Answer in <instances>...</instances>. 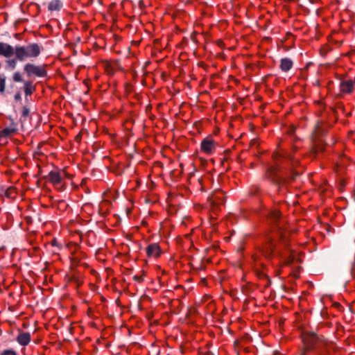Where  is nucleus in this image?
Segmentation results:
<instances>
[{"mask_svg":"<svg viewBox=\"0 0 355 355\" xmlns=\"http://www.w3.org/2000/svg\"><path fill=\"white\" fill-rule=\"evenodd\" d=\"M44 48L37 43H30L28 45H16V51L14 53L13 58H8L5 61V69L13 70L16 68L17 62H24L28 58H37Z\"/></svg>","mask_w":355,"mask_h":355,"instance_id":"1","label":"nucleus"},{"mask_svg":"<svg viewBox=\"0 0 355 355\" xmlns=\"http://www.w3.org/2000/svg\"><path fill=\"white\" fill-rule=\"evenodd\" d=\"M302 346L296 355H307L322 342L320 338L313 332L304 331L302 334Z\"/></svg>","mask_w":355,"mask_h":355,"instance_id":"2","label":"nucleus"},{"mask_svg":"<svg viewBox=\"0 0 355 355\" xmlns=\"http://www.w3.org/2000/svg\"><path fill=\"white\" fill-rule=\"evenodd\" d=\"M284 235L282 236V241L281 243L284 245L286 248L284 252H281L279 254V266L277 269V275H281L283 272V268L285 266H290L294 261L296 259L299 261V259H296L295 257V254L292 249L288 248V245L287 243V241L284 239Z\"/></svg>","mask_w":355,"mask_h":355,"instance_id":"3","label":"nucleus"},{"mask_svg":"<svg viewBox=\"0 0 355 355\" xmlns=\"http://www.w3.org/2000/svg\"><path fill=\"white\" fill-rule=\"evenodd\" d=\"M46 64L36 65L33 63L27 62L23 67V70L27 77L33 76L44 78L47 76Z\"/></svg>","mask_w":355,"mask_h":355,"instance_id":"4","label":"nucleus"},{"mask_svg":"<svg viewBox=\"0 0 355 355\" xmlns=\"http://www.w3.org/2000/svg\"><path fill=\"white\" fill-rule=\"evenodd\" d=\"M225 199L224 192L220 189H216L208 196L207 200L212 208L215 209L223 205Z\"/></svg>","mask_w":355,"mask_h":355,"instance_id":"5","label":"nucleus"},{"mask_svg":"<svg viewBox=\"0 0 355 355\" xmlns=\"http://www.w3.org/2000/svg\"><path fill=\"white\" fill-rule=\"evenodd\" d=\"M267 243L265 244L264 248L261 250V254L264 256L266 258H270V257L275 255L276 253L275 252L276 247L274 242L273 238H268Z\"/></svg>","mask_w":355,"mask_h":355,"instance_id":"6","label":"nucleus"},{"mask_svg":"<svg viewBox=\"0 0 355 355\" xmlns=\"http://www.w3.org/2000/svg\"><path fill=\"white\" fill-rule=\"evenodd\" d=\"M16 51V46H13L8 43L0 42V56L6 58H11Z\"/></svg>","mask_w":355,"mask_h":355,"instance_id":"7","label":"nucleus"},{"mask_svg":"<svg viewBox=\"0 0 355 355\" xmlns=\"http://www.w3.org/2000/svg\"><path fill=\"white\" fill-rule=\"evenodd\" d=\"M355 80L352 79L345 80L340 83V92L344 94H352L354 92Z\"/></svg>","mask_w":355,"mask_h":355,"instance_id":"8","label":"nucleus"},{"mask_svg":"<svg viewBox=\"0 0 355 355\" xmlns=\"http://www.w3.org/2000/svg\"><path fill=\"white\" fill-rule=\"evenodd\" d=\"M200 147L204 153L211 154L216 148V143L211 137H206L202 141Z\"/></svg>","mask_w":355,"mask_h":355,"instance_id":"9","label":"nucleus"},{"mask_svg":"<svg viewBox=\"0 0 355 355\" xmlns=\"http://www.w3.org/2000/svg\"><path fill=\"white\" fill-rule=\"evenodd\" d=\"M243 250L244 248L243 246H241L236 251L235 255L233 257L232 260V265L239 268L242 272L243 270V263H242V259L243 257Z\"/></svg>","mask_w":355,"mask_h":355,"instance_id":"10","label":"nucleus"},{"mask_svg":"<svg viewBox=\"0 0 355 355\" xmlns=\"http://www.w3.org/2000/svg\"><path fill=\"white\" fill-rule=\"evenodd\" d=\"M36 89L35 85L31 80H26L23 83V90L25 94V99L28 101V96L33 94Z\"/></svg>","mask_w":355,"mask_h":355,"instance_id":"11","label":"nucleus"},{"mask_svg":"<svg viewBox=\"0 0 355 355\" xmlns=\"http://www.w3.org/2000/svg\"><path fill=\"white\" fill-rule=\"evenodd\" d=\"M31 339V334L29 332L19 331L16 340L20 345L26 346L29 344Z\"/></svg>","mask_w":355,"mask_h":355,"instance_id":"12","label":"nucleus"},{"mask_svg":"<svg viewBox=\"0 0 355 355\" xmlns=\"http://www.w3.org/2000/svg\"><path fill=\"white\" fill-rule=\"evenodd\" d=\"M146 254L148 257H157L161 254L160 247L157 243H151L146 248Z\"/></svg>","mask_w":355,"mask_h":355,"instance_id":"13","label":"nucleus"},{"mask_svg":"<svg viewBox=\"0 0 355 355\" xmlns=\"http://www.w3.org/2000/svg\"><path fill=\"white\" fill-rule=\"evenodd\" d=\"M293 66V61L288 58H282L280 61V69L282 71H288Z\"/></svg>","mask_w":355,"mask_h":355,"instance_id":"14","label":"nucleus"},{"mask_svg":"<svg viewBox=\"0 0 355 355\" xmlns=\"http://www.w3.org/2000/svg\"><path fill=\"white\" fill-rule=\"evenodd\" d=\"M17 131V128L10 125L0 131V138H7Z\"/></svg>","mask_w":355,"mask_h":355,"instance_id":"15","label":"nucleus"},{"mask_svg":"<svg viewBox=\"0 0 355 355\" xmlns=\"http://www.w3.org/2000/svg\"><path fill=\"white\" fill-rule=\"evenodd\" d=\"M63 6V3L60 0H53L48 6L49 11H59Z\"/></svg>","mask_w":355,"mask_h":355,"instance_id":"16","label":"nucleus"},{"mask_svg":"<svg viewBox=\"0 0 355 355\" xmlns=\"http://www.w3.org/2000/svg\"><path fill=\"white\" fill-rule=\"evenodd\" d=\"M49 181L53 184H58L61 182L60 173L55 171H51L49 173Z\"/></svg>","mask_w":355,"mask_h":355,"instance_id":"17","label":"nucleus"},{"mask_svg":"<svg viewBox=\"0 0 355 355\" xmlns=\"http://www.w3.org/2000/svg\"><path fill=\"white\" fill-rule=\"evenodd\" d=\"M281 212L277 209H274L270 211L269 218L274 223H277L280 219Z\"/></svg>","mask_w":355,"mask_h":355,"instance_id":"18","label":"nucleus"},{"mask_svg":"<svg viewBox=\"0 0 355 355\" xmlns=\"http://www.w3.org/2000/svg\"><path fill=\"white\" fill-rule=\"evenodd\" d=\"M30 108L28 105H24L21 110V118L19 119V121L23 125L25 119L30 114Z\"/></svg>","mask_w":355,"mask_h":355,"instance_id":"19","label":"nucleus"},{"mask_svg":"<svg viewBox=\"0 0 355 355\" xmlns=\"http://www.w3.org/2000/svg\"><path fill=\"white\" fill-rule=\"evenodd\" d=\"M12 81L14 83H22L25 82L26 80H24L23 76L21 73L19 71H17L14 72L12 76Z\"/></svg>","mask_w":355,"mask_h":355,"instance_id":"20","label":"nucleus"},{"mask_svg":"<svg viewBox=\"0 0 355 355\" xmlns=\"http://www.w3.org/2000/svg\"><path fill=\"white\" fill-rule=\"evenodd\" d=\"M6 77L4 74H0V94H3L6 91Z\"/></svg>","mask_w":355,"mask_h":355,"instance_id":"21","label":"nucleus"},{"mask_svg":"<svg viewBox=\"0 0 355 355\" xmlns=\"http://www.w3.org/2000/svg\"><path fill=\"white\" fill-rule=\"evenodd\" d=\"M252 259L254 262V267L256 268V269H259V268H262L264 266V263L260 259V257L257 255V254H254L252 256Z\"/></svg>","mask_w":355,"mask_h":355,"instance_id":"22","label":"nucleus"},{"mask_svg":"<svg viewBox=\"0 0 355 355\" xmlns=\"http://www.w3.org/2000/svg\"><path fill=\"white\" fill-rule=\"evenodd\" d=\"M0 355H18L17 353L12 349H4L3 350Z\"/></svg>","mask_w":355,"mask_h":355,"instance_id":"23","label":"nucleus"},{"mask_svg":"<svg viewBox=\"0 0 355 355\" xmlns=\"http://www.w3.org/2000/svg\"><path fill=\"white\" fill-rule=\"evenodd\" d=\"M14 99L17 102L21 101V95L20 92H17L15 93V94L14 95Z\"/></svg>","mask_w":355,"mask_h":355,"instance_id":"24","label":"nucleus"},{"mask_svg":"<svg viewBox=\"0 0 355 355\" xmlns=\"http://www.w3.org/2000/svg\"><path fill=\"white\" fill-rule=\"evenodd\" d=\"M8 119L10 121V125L17 127V123L15 122L14 119L11 115L8 116Z\"/></svg>","mask_w":355,"mask_h":355,"instance_id":"25","label":"nucleus"},{"mask_svg":"<svg viewBox=\"0 0 355 355\" xmlns=\"http://www.w3.org/2000/svg\"><path fill=\"white\" fill-rule=\"evenodd\" d=\"M133 279H134V280H135L138 282H141L144 280V277L142 275H135L133 277Z\"/></svg>","mask_w":355,"mask_h":355,"instance_id":"26","label":"nucleus"},{"mask_svg":"<svg viewBox=\"0 0 355 355\" xmlns=\"http://www.w3.org/2000/svg\"><path fill=\"white\" fill-rule=\"evenodd\" d=\"M242 151H243V150L241 149L239 153H237L235 155V157H236V159H238L239 162H241L242 161V159H241Z\"/></svg>","mask_w":355,"mask_h":355,"instance_id":"27","label":"nucleus"},{"mask_svg":"<svg viewBox=\"0 0 355 355\" xmlns=\"http://www.w3.org/2000/svg\"><path fill=\"white\" fill-rule=\"evenodd\" d=\"M239 343H240V340H236L234 341V347H235V350H236V351L237 352V353H238V355L239 354V347H238V345H239Z\"/></svg>","mask_w":355,"mask_h":355,"instance_id":"28","label":"nucleus"},{"mask_svg":"<svg viewBox=\"0 0 355 355\" xmlns=\"http://www.w3.org/2000/svg\"><path fill=\"white\" fill-rule=\"evenodd\" d=\"M292 275H293V277L296 279L299 278L300 277V272L298 270H294L292 273Z\"/></svg>","mask_w":355,"mask_h":355,"instance_id":"29","label":"nucleus"},{"mask_svg":"<svg viewBox=\"0 0 355 355\" xmlns=\"http://www.w3.org/2000/svg\"><path fill=\"white\" fill-rule=\"evenodd\" d=\"M258 144V141L257 139H252L250 141V146H257Z\"/></svg>","mask_w":355,"mask_h":355,"instance_id":"30","label":"nucleus"},{"mask_svg":"<svg viewBox=\"0 0 355 355\" xmlns=\"http://www.w3.org/2000/svg\"><path fill=\"white\" fill-rule=\"evenodd\" d=\"M51 245H53V246H58V241H56V239H53L51 241Z\"/></svg>","mask_w":355,"mask_h":355,"instance_id":"31","label":"nucleus"},{"mask_svg":"<svg viewBox=\"0 0 355 355\" xmlns=\"http://www.w3.org/2000/svg\"><path fill=\"white\" fill-rule=\"evenodd\" d=\"M75 139L76 141H80L81 140V136L80 134L76 136Z\"/></svg>","mask_w":355,"mask_h":355,"instance_id":"32","label":"nucleus"},{"mask_svg":"<svg viewBox=\"0 0 355 355\" xmlns=\"http://www.w3.org/2000/svg\"><path fill=\"white\" fill-rule=\"evenodd\" d=\"M232 79H233L234 82L236 84H239V83H240V80H238V79H236V78L232 77Z\"/></svg>","mask_w":355,"mask_h":355,"instance_id":"33","label":"nucleus"},{"mask_svg":"<svg viewBox=\"0 0 355 355\" xmlns=\"http://www.w3.org/2000/svg\"><path fill=\"white\" fill-rule=\"evenodd\" d=\"M245 343H247L250 340V336H248V334H245Z\"/></svg>","mask_w":355,"mask_h":355,"instance_id":"34","label":"nucleus"},{"mask_svg":"<svg viewBox=\"0 0 355 355\" xmlns=\"http://www.w3.org/2000/svg\"><path fill=\"white\" fill-rule=\"evenodd\" d=\"M241 291H242L243 293L244 292V285H242V286H241Z\"/></svg>","mask_w":355,"mask_h":355,"instance_id":"35","label":"nucleus"},{"mask_svg":"<svg viewBox=\"0 0 355 355\" xmlns=\"http://www.w3.org/2000/svg\"><path fill=\"white\" fill-rule=\"evenodd\" d=\"M275 225H276L277 230H279V223H275Z\"/></svg>","mask_w":355,"mask_h":355,"instance_id":"36","label":"nucleus"},{"mask_svg":"<svg viewBox=\"0 0 355 355\" xmlns=\"http://www.w3.org/2000/svg\"><path fill=\"white\" fill-rule=\"evenodd\" d=\"M222 43H223V42H222V41L218 40V45H220Z\"/></svg>","mask_w":355,"mask_h":355,"instance_id":"37","label":"nucleus"},{"mask_svg":"<svg viewBox=\"0 0 355 355\" xmlns=\"http://www.w3.org/2000/svg\"><path fill=\"white\" fill-rule=\"evenodd\" d=\"M15 37H16L17 39H18V38H19V37H18L19 34H15Z\"/></svg>","mask_w":355,"mask_h":355,"instance_id":"38","label":"nucleus"},{"mask_svg":"<svg viewBox=\"0 0 355 355\" xmlns=\"http://www.w3.org/2000/svg\"><path fill=\"white\" fill-rule=\"evenodd\" d=\"M241 279L243 280L244 279V273L243 274L242 277H241Z\"/></svg>","mask_w":355,"mask_h":355,"instance_id":"39","label":"nucleus"},{"mask_svg":"<svg viewBox=\"0 0 355 355\" xmlns=\"http://www.w3.org/2000/svg\"><path fill=\"white\" fill-rule=\"evenodd\" d=\"M240 100H241V104H243V99L241 98Z\"/></svg>","mask_w":355,"mask_h":355,"instance_id":"40","label":"nucleus"}]
</instances>
